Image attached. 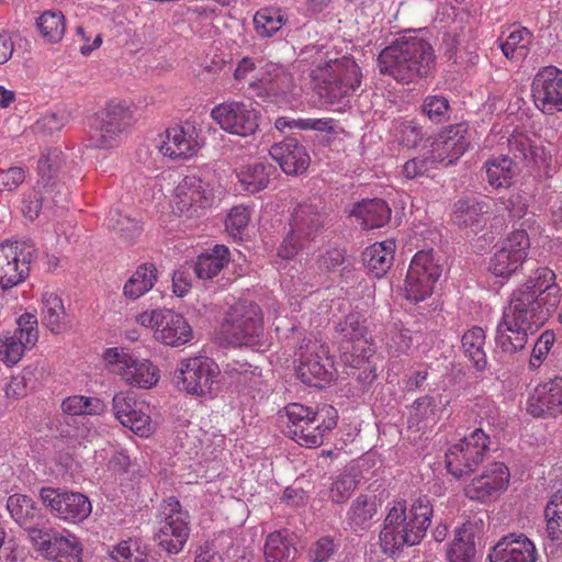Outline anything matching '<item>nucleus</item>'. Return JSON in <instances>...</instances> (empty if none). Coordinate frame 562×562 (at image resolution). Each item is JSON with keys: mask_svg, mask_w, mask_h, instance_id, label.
Listing matches in <instances>:
<instances>
[{"mask_svg": "<svg viewBox=\"0 0 562 562\" xmlns=\"http://www.w3.org/2000/svg\"><path fill=\"white\" fill-rule=\"evenodd\" d=\"M490 437L480 428L452 445L446 452V468L454 477L473 472L482 463Z\"/></svg>", "mask_w": 562, "mask_h": 562, "instance_id": "ddd939ff", "label": "nucleus"}, {"mask_svg": "<svg viewBox=\"0 0 562 562\" xmlns=\"http://www.w3.org/2000/svg\"><path fill=\"white\" fill-rule=\"evenodd\" d=\"M475 555V546L472 535L461 528L451 542L447 557L450 562H473Z\"/></svg>", "mask_w": 562, "mask_h": 562, "instance_id": "603ef678", "label": "nucleus"}, {"mask_svg": "<svg viewBox=\"0 0 562 562\" xmlns=\"http://www.w3.org/2000/svg\"><path fill=\"white\" fill-rule=\"evenodd\" d=\"M42 323L55 334L65 328V306L63 300L55 293L46 291L42 295L41 307Z\"/></svg>", "mask_w": 562, "mask_h": 562, "instance_id": "79ce46f5", "label": "nucleus"}, {"mask_svg": "<svg viewBox=\"0 0 562 562\" xmlns=\"http://www.w3.org/2000/svg\"><path fill=\"white\" fill-rule=\"evenodd\" d=\"M288 22L286 13L278 7H265L254 15V27L261 37H271Z\"/></svg>", "mask_w": 562, "mask_h": 562, "instance_id": "37998d69", "label": "nucleus"}, {"mask_svg": "<svg viewBox=\"0 0 562 562\" xmlns=\"http://www.w3.org/2000/svg\"><path fill=\"white\" fill-rule=\"evenodd\" d=\"M215 199L213 184L198 175L186 176L176 187L173 209L186 217L199 216Z\"/></svg>", "mask_w": 562, "mask_h": 562, "instance_id": "f3484780", "label": "nucleus"}, {"mask_svg": "<svg viewBox=\"0 0 562 562\" xmlns=\"http://www.w3.org/2000/svg\"><path fill=\"white\" fill-rule=\"evenodd\" d=\"M113 562H148L147 551L139 542L128 539L117 543L110 553Z\"/></svg>", "mask_w": 562, "mask_h": 562, "instance_id": "4d7b16f0", "label": "nucleus"}, {"mask_svg": "<svg viewBox=\"0 0 562 562\" xmlns=\"http://www.w3.org/2000/svg\"><path fill=\"white\" fill-rule=\"evenodd\" d=\"M441 274L439 265L435 262L432 251L416 252L409 263L404 282L406 300L418 303L432 294L434 285Z\"/></svg>", "mask_w": 562, "mask_h": 562, "instance_id": "4468645a", "label": "nucleus"}, {"mask_svg": "<svg viewBox=\"0 0 562 562\" xmlns=\"http://www.w3.org/2000/svg\"><path fill=\"white\" fill-rule=\"evenodd\" d=\"M40 496L52 515L67 524H80L86 520L92 512L90 499L79 492L43 487L40 492Z\"/></svg>", "mask_w": 562, "mask_h": 562, "instance_id": "dca6fc26", "label": "nucleus"}, {"mask_svg": "<svg viewBox=\"0 0 562 562\" xmlns=\"http://www.w3.org/2000/svg\"><path fill=\"white\" fill-rule=\"evenodd\" d=\"M435 60L432 46L415 32H407L380 52L378 67L381 74L409 83L427 77Z\"/></svg>", "mask_w": 562, "mask_h": 562, "instance_id": "7ed1b4c3", "label": "nucleus"}, {"mask_svg": "<svg viewBox=\"0 0 562 562\" xmlns=\"http://www.w3.org/2000/svg\"><path fill=\"white\" fill-rule=\"evenodd\" d=\"M498 248L526 261L530 238L525 229H515L498 243Z\"/></svg>", "mask_w": 562, "mask_h": 562, "instance_id": "13d9d810", "label": "nucleus"}, {"mask_svg": "<svg viewBox=\"0 0 562 562\" xmlns=\"http://www.w3.org/2000/svg\"><path fill=\"white\" fill-rule=\"evenodd\" d=\"M134 110L121 100H112L92 119L89 131V147L113 149L119 147L123 135L134 124Z\"/></svg>", "mask_w": 562, "mask_h": 562, "instance_id": "423d86ee", "label": "nucleus"}, {"mask_svg": "<svg viewBox=\"0 0 562 562\" xmlns=\"http://www.w3.org/2000/svg\"><path fill=\"white\" fill-rule=\"evenodd\" d=\"M222 335L234 347L254 346L263 334V314L254 302L239 301L226 312Z\"/></svg>", "mask_w": 562, "mask_h": 562, "instance_id": "0eeeda50", "label": "nucleus"}, {"mask_svg": "<svg viewBox=\"0 0 562 562\" xmlns=\"http://www.w3.org/2000/svg\"><path fill=\"white\" fill-rule=\"evenodd\" d=\"M135 323L153 331L156 341L168 347H181L193 339V329L186 317L172 310H146L135 316Z\"/></svg>", "mask_w": 562, "mask_h": 562, "instance_id": "6e6552de", "label": "nucleus"}, {"mask_svg": "<svg viewBox=\"0 0 562 562\" xmlns=\"http://www.w3.org/2000/svg\"><path fill=\"white\" fill-rule=\"evenodd\" d=\"M211 119L226 133L247 137L257 131L258 112L251 103L229 100L215 105Z\"/></svg>", "mask_w": 562, "mask_h": 562, "instance_id": "6ab92c4d", "label": "nucleus"}, {"mask_svg": "<svg viewBox=\"0 0 562 562\" xmlns=\"http://www.w3.org/2000/svg\"><path fill=\"white\" fill-rule=\"evenodd\" d=\"M548 537L553 540H562V491L555 492L544 508Z\"/></svg>", "mask_w": 562, "mask_h": 562, "instance_id": "864d4df0", "label": "nucleus"}, {"mask_svg": "<svg viewBox=\"0 0 562 562\" xmlns=\"http://www.w3.org/2000/svg\"><path fill=\"white\" fill-rule=\"evenodd\" d=\"M10 517L21 527L37 525L43 519L42 508L29 495L15 493L8 497Z\"/></svg>", "mask_w": 562, "mask_h": 562, "instance_id": "72a5a7b5", "label": "nucleus"}, {"mask_svg": "<svg viewBox=\"0 0 562 562\" xmlns=\"http://www.w3.org/2000/svg\"><path fill=\"white\" fill-rule=\"evenodd\" d=\"M229 262V250L224 245H216L211 251L201 254L195 262L194 271L200 279H212Z\"/></svg>", "mask_w": 562, "mask_h": 562, "instance_id": "a19ab883", "label": "nucleus"}, {"mask_svg": "<svg viewBox=\"0 0 562 562\" xmlns=\"http://www.w3.org/2000/svg\"><path fill=\"white\" fill-rule=\"evenodd\" d=\"M284 417L286 418L284 432L289 438L299 443L304 427L316 418L319 413V405L310 406L302 403H289L283 408Z\"/></svg>", "mask_w": 562, "mask_h": 562, "instance_id": "473e14b6", "label": "nucleus"}, {"mask_svg": "<svg viewBox=\"0 0 562 562\" xmlns=\"http://www.w3.org/2000/svg\"><path fill=\"white\" fill-rule=\"evenodd\" d=\"M554 340L555 335L551 330H546L540 335L530 356L529 366L531 369H537L541 366L542 361L552 348Z\"/></svg>", "mask_w": 562, "mask_h": 562, "instance_id": "338daca9", "label": "nucleus"}, {"mask_svg": "<svg viewBox=\"0 0 562 562\" xmlns=\"http://www.w3.org/2000/svg\"><path fill=\"white\" fill-rule=\"evenodd\" d=\"M432 516V505L427 496L417 497L409 506L405 501L393 502L383 522L379 540L383 553L393 557L404 547L422 541Z\"/></svg>", "mask_w": 562, "mask_h": 562, "instance_id": "f03ea898", "label": "nucleus"}, {"mask_svg": "<svg viewBox=\"0 0 562 562\" xmlns=\"http://www.w3.org/2000/svg\"><path fill=\"white\" fill-rule=\"evenodd\" d=\"M440 401L434 396H422L413 404L412 417L417 422H436Z\"/></svg>", "mask_w": 562, "mask_h": 562, "instance_id": "69168bd1", "label": "nucleus"}, {"mask_svg": "<svg viewBox=\"0 0 562 562\" xmlns=\"http://www.w3.org/2000/svg\"><path fill=\"white\" fill-rule=\"evenodd\" d=\"M537 558L535 543L522 533L503 537L488 554L490 562H536Z\"/></svg>", "mask_w": 562, "mask_h": 562, "instance_id": "bb28decb", "label": "nucleus"}, {"mask_svg": "<svg viewBox=\"0 0 562 562\" xmlns=\"http://www.w3.org/2000/svg\"><path fill=\"white\" fill-rule=\"evenodd\" d=\"M45 558L54 562H81L82 544L72 533L57 532Z\"/></svg>", "mask_w": 562, "mask_h": 562, "instance_id": "ea45409f", "label": "nucleus"}, {"mask_svg": "<svg viewBox=\"0 0 562 562\" xmlns=\"http://www.w3.org/2000/svg\"><path fill=\"white\" fill-rule=\"evenodd\" d=\"M437 166L431 154L425 153L422 156L413 157L403 165V176L407 179H415L427 176Z\"/></svg>", "mask_w": 562, "mask_h": 562, "instance_id": "680f3d73", "label": "nucleus"}, {"mask_svg": "<svg viewBox=\"0 0 562 562\" xmlns=\"http://www.w3.org/2000/svg\"><path fill=\"white\" fill-rule=\"evenodd\" d=\"M364 228L372 229L384 226L391 217V209L382 199L360 202L352 211Z\"/></svg>", "mask_w": 562, "mask_h": 562, "instance_id": "e433bc0d", "label": "nucleus"}, {"mask_svg": "<svg viewBox=\"0 0 562 562\" xmlns=\"http://www.w3.org/2000/svg\"><path fill=\"white\" fill-rule=\"evenodd\" d=\"M41 36L48 43H58L66 31L65 16L60 11L49 10L42 13L36 20Z\"/></svg>", "mask_w": 562, "mask_h": 562, "instance_id": "de8ad7c7", "label": "nucleus"}, {"mask_svg": "<svg viewBox=\"0 0 562 562\" xmlns=\"http://www.w3.org/2000/svg\"><path fill=\"white\" fill-rule=\"evenodd\" d=\"M61 409L67 415H101L105 411V404L98 397L72 395L61 403Z\"/></svg>", "mask_w": 562, "mask_h": 562, "instance_id": "8fccbe9b", "label": "nucleus"}, {"mask_svg": "<svg viewBox=\"0 0 562 562\" xmlns=\"http://www.w3.org/2000/svg\"><path fill=\"white\" fill-rule=\"evenodd\" d=\"M423 113L429 120L440 123L449 117V101L442 95H428L422 105Z\"/></svg>", "mask_w": 562, "mask_h": 562, "instance_id": "e2e57ef3", "label": "nucleus"}, {"mask_svg": "<svg viewBox=\"0 0 562 562\" xmlns=\"http://www.w3.org/2000/svg\"><path fill=\"white\" fill-rule=\"evenodd\" d=\"M336 544L334 539L325 536L316 540L308 550L311 562H326L335 553Z\"/></svg>", "mask_w": 562, "mask_h": 562, "instance_id": "774afa93", "label": "nucleus"}, {"mask_svg": "<svg viewBox=\"0 0 562 562\" xmlns=\"http://www.w3.org/2000/svg\"><path fill=\"white\" fill-rule=\"evenodd\" d=\"M221 371L209 357L195 356L183 358L175 371L178 390L190 395L204 397L212 394Z\"/></svg>", "mask_w": 562, "mask_h": 562, "instance_id": "9b49d317", "label": "nucleus"}, {"mask_svg": "<svg viewBox=\"0 0 562 562\" xmlns=\"http://www.w3.org/2000/svg\"><path fill=\"white\" fill-rule=\"evenodd\" d=\"M509 481L508 467L503 462H493L465 485L464 495L472 501L491 502L507 490Z\"/></svg>", "mask_w": 562, "mask_h": 562, "instance_id": "5701e85b", "label": "nucleus"}, {"mask_svg": "<svg viewBox=\"0 0 562 562\" xmlns=\"http://www.w3.org/2000/svg\"><path fill=\"white\" fill-rule=\"evenodd\" d=\"M284 533L285 531H274L267 537L266 562H289L294 559L296 549Z\"/></svg>", "mask_w": 562, "mask_h": 562, "instance_id": "49530a36", "label": "nucleus"}, {"mask_svg": "<svg viewBox=\"0 0 562 562\" xmlns=\"http://www.w3.org/2000/svg\"><path fill=\"white\" fill-rule=\"evenodd\" d=\"M378 514L375 495L360 494L351 503L347 512V522L355 531L369 529Z\"/></svg>", "mask_w": 562, "mask_h": 562, "instance_id": "c9c22d12", "label": "nucleus"}, {"mask_svg": "<svg viewBox=\"0 0 562 562\" xmlns=\"http://www.w3.org/2000/svg\"><path fill=\"white\" fill-rule=\"evenodd\" d=\"M37 339L36 317L31 314L21 315L16 329L0 338V360L8 367L16 364L24 352L35 346Z\"/></svg>", "mask_w": 562, "mask_h": 562, "instance_id": "4be33fe9", "label": "nucleus"}, {"mask_svg": "<svg viewBox=\"0 0 562 562\" xmlns=\"http://www.w3.org/2000/svg\"><path fill=\"white\" fill-rule=\"evenodd\" d=\"M513 156L526 167L540 168L547 159L546 149L524 132H514L508 138Z\"/></svg>", "mask_w": 562, "mask_h": 562, "instance_id": "7c9ffc66", "label": "nucleus"}, {"mask_svg": "<svg viewBox=\"0 0 562 562\" xmlns=\"http://www.w3.org/2000/svg\"><path fill=\"white\" fill-rule=\"evenodd\" d=\"M524 262V260L515 257V255L497 248L490 260L488 270L494 277L508 280Z\"/></svg>", "mask_w": 562, "mask_h": 562, "instance_id": "5fc2aeb1", "label": "nucleus"}, {"mask_svg": "<svg viewBox=\"0 0 562 562\" xmlns=\"http://www.w3.org/2000/svg\"><path fill=\"white\" fill-rule=\"evenodd\" d=\"M488 183L498 188H508L518 175L516 162L508 156L492 157L484 164Z\"/></svg>", "mask_w": 562, "mask_h": 562, "instance_id": "58836bf2", "label": "nucleus"}, {"mask_svg": "<svg viewBox=\"0 0 562 562\" xmlns=\"http://www.w3.org/2000/svg\"><path fill=\"white\" fill-rule=\"evenodd\" d=\"M274 167L263 162H251L236 169V177L243 190L255 194L265 190L269 182Z\"/></svg>", "mask_w": 562, "mask_h": 562, "instance_id": "f704fd0d", "label": "nucleus"}, {"mask_svg": "<svg viewBox=\"0 0 562 562\" xmlns=\"http://www.w3.org/2000/svg\"><path fill=\"white\" fill-rule=\"evenodd\" d=\"M48 195L53 204H58L61 202L63 199L60 198L61 195H65V193L63 192L61 194H57L56 191L49 190L47 183L41 184V182H37L33 190L23 200V215L31 221L35 220L44 204H48Z\"/></svg>", "mask_w": 562, "mask_h": 562, "instance_id": "c03bdc74", "label": "nucleus"}, {"mask_svg": "<svg viewBox=\"0 0 562 562\" xmlns=\"http://www.w3.org/2000/svg\"><path fill=\"white\" fill-rule=\"evenodd\" d=\"M251 218V210L246 205H236L227 214L225 226L227 232L237 236L246 229Z\"/></svg>", "mask_w": 562, "mask_h": 562, "instance_id": "0e129e2a", "label": "nucleus"}, {"mask_svg": "<svg viewBox=\"0 0 562 562\" xmlns=\"http://www.w3.org/2000/svg\"><path fill=\"white\" fill-rule=\"evenodd\" d=\"M294 87L293 76L283 66L268 61L261 66L260 80L255 94L261 98L284 95Z\"/></svg>", "mask_w": 562, "mask_h": 562, "instance_id": "c85d7f7f", "label": "nucleus"}, {"mask_svg": "<svg viewBox=\"0 0 562 562\" xmlns=\"http://www.w3.org/2000/svg\"><path fill=\"white\" fill-rule=\"evenodd\" d=\"M35 258L34 246L26 241L0 244V290H8L23 282Z\"/></svg>", "mask_w": 562, "mask_h": 562, "instance_id": "2eb2a0df", "label": "nucleus"}, {"mask_svg": "<svg viewBox=\"0 0 562 562\" xmlns=\"http://www.w3.org/2000/svg\"><path fill=\"white\" fill-rule=\"evenodd\" d=\"M337 409L331 405L321 404L319 413L316 418L312 419V422L304 427V432L297 445L310 449L321 447L326 437L337 426Z\"/></svg>", "mask_w": 562, "mask_h": 562, "instance_id": "c756f323", "label": "nucleus"}, {"mask_svg": "<svg viewBox=\"0 0 562 562\" xmlns=\"http://www.w3.org/2000/svg\"><path fill=\"white\" fill-rule=\"evenodd\" d=\"M562 297L554 271L539 267L515 289L504 307L496 328V345L504 352L525 348L528 336L535 334L557 311Z\"/></svg>", "mask_w": 562, "mask_h": 562, "instance_id": "f257e3e1", "label": "nucleus"}, {"mask_svg": "<svg viewBox=\"0 0 562 562\" xmlns=\"http://www.w3.org/2000/svg\"><path fill=\"white\" fill-rule=\"evenodd\" d=\"M395 240L385 239L367 247L362 260L367 269L375 277H383L392 267L395 252Z\"/></svg>", "mask_w": 562, "mask_h": 562, "instance_id": "2f4dec72", "label": "nucleus"}, {"mask_svg": "<svg viewBox=\"0 0 562 562\" xmlns=\"http://www.w3.org/2000/svg\"><path fill=\"white\" fill-rule=\"evenodd\" d=\"M527 412L536 418H557L562 415V376L539 383L527 400Z\"/></svg>", "mask_w": 562, "mask_h": 562, "instance_id": "a878e982", "label": "nucleus"}, {"mask_svg": "<svg viewBox=\"0 0 562 562\" xmlns=\"http://www.w3.org/2000/svg\"><path fill=\"white\" fill-rule=\"evenodd\" d=\"M262 59H255L252 57H243L234 70V79L243 85H247L248 89L254 93L260 80Z\"/></svg>", "mask_w": 562, "mask_h": 562, "instance_id": "6e6d98bb", "label": "nucleus"}, {"mask_svg": "<svg viewBox=\"0 0 562 562\" xmlns=\"http://www.w3.org/2000/svg\"><path fill=\"white\" fill-rule=\"evenodd\" d=\"M324 216L318 207L312 203L299 204L290 223V232L278 249L282 259H293L300 250L306 248L323 227Z\"/></svg>", "mask_w": 562, "mask_h": 562, "instance_id": "1a4fd4ad", "label": "nucleus"}, {"mask_svg": "<svg viewBox=\"0 0 562 562\" xmlns=\"http://www.w3.org/2000/svg\"><path fill=\"white\" fill-rule=\"evenodd\" d=\"M269 153L286 175L303 173L311 162L305 147L295 138H284L282 142L274 144Z\"/></svg>", "mask_w": 562, "mask_h": 562, "instance_id": "cd10ccee", "label": "nucleus"}, {"mask_svg": "<svg viewBox=\"0 0 562 562\" xmlns=\"http://www.w3.org/2000/svg\"><path fill=\"white\" fill-rule=\"evenodd\" d=\"M468 125L459 123L441 131L431 142L428 154H431L437 164L450 166L454 164L469 148Z\"/></svg>", "mask_w": 562, "mask_h": 562, "instance_id": "393cba45", "label": "nucleus"}, {"mask_svg": "<svg viewBox=\"0 0 562 562\" xmlns=\"http://www.w3.org/2000/svg\"><path fill=\"white\" fill-rule=\"evenodd\" d=\"M358 481L351 473L339 474L331 483L329 498L337 504L345 503L356 490Z\"/></svg>", "mask_w": 562, "mask_h": 562, "instance_id": "052dcab7", "label": "nucleus"}, {"mask_svg": "<svg viewBox=\"0 0 562 562\" xmlns=\"http://www.w3.org/2000/svg\"><path fill=\"white\" fill-rule=\"evenodd\" d=\"M364 318L357 312L349 313L336 326L339 334L340 359L361 383H371L376 378L375 350L368 337Z\"/></svg>", "mask_w": 562, "mask_h": 562, "instance_id": "20e7f679", "label": "nucleus"}, {"mask_svg": "<svg viewBox=\"0 0 562 562\" xmlns=\"http://www.w3.org/2000/svg\"><path fill=\"white\" fill-rule=\"evenodd\" d=\"M103 360L125 384L138 389H151L160 378L159 370L149 360L138 359L123 348H108Z\"/></svg>", "mask_w": 562, "mask_h": 562, "instance_id": "9d476101", "label": "nucleus"}, {"mask_svg": "<svg viewBox=\"0 0 562 562\" xmlns=\"http://www.w3.org/2000/svg\"><path fill=\"white\" fill-rule=\"evenodd\" d=\"M159 137V153L171 160L190 159L200 147L196 128L189 123L168 127Z\"/></svg>", "mask_w": 562, "mask_h": 562, "instance_id": "b1692460", "label": "nucleus"}, {"mask_svg": "<svg viewBox=\"0 0 562 562\" xmlns=\"http://www.w3.org/2000/svg\"><path fill=\"white\" fill-rule=\"evenodd\" d=\"M106 225L110 229L115 231L128 240L136 237L142 231V226L137 220L123 215L117 210L110 211L106 216Z\"/></svg>", "mask_w": 562, "mask_h": 562, "instance_id": "bf43d9fd", "label": "nucleus"}, {"mask_svg": "<svg viewBox=\"0 0 562 562\" xmlns=\"http://www.w3.org/2000/svg\"><path fill=\"white\" fill-rule=\"evenodd\" d=\"M112 411L124 427L139 437L148 438L155 431L149 405L130 392H119L113 396Z\"/></svg>", "mask_w": 562, "mask_h": 562, "instance_id": "aec40b11", "label": "nucleus"}, {"mask_svg": "<svg viewBox=\"0 0 562 562\" xmlns=\"http://www.w3.org/2000/svg\"><path fill=\"white\" fill-rule=\"evenodd\" d=\"M487 205L474 199H461L454 203V222L463 226H473L481 222L482 216L487 213Z\"/></svg>", "mask_w": 562, "mask_h": 562, "instance_id": "3c124183", "label": "nucleus"}, {"mask_svg": "<svg viewBox=\"0 0 562 562\" xmlns=\"http://www.w3.org/2000/svg\"><path fill=\"white\" fill-rule=\"evenodd\" d=\"M532 38V33L526 27H518L509 33L505 42L501 43L499 47L506 58L518 60L526 57Z\"/></svg>", "mask_w": 562, "mask_h": 562, "instance_id": "09e8293b", "label": "nucleus"}, {"mask_svg": "<svg viewBox=\"0 0 562 562\" xmlns=\"http://www.w3.org/2000/svg\"><path fill=\"white\" fill-rule=\"evenodd\" d=\"M190 536V515L176 497H168L161 505V519L155 539L169 554L182 551Z\"/></svg>", "mask_w": 562, "mask_h": 562, "instance_id": "f8f14e48", "label": "nucleus"}, {"mask_svg": "<svg viewBox=\"0 0 562 562\" xmlns=\"http://www.w3.org/2000/svg\"><path fill=\"white\" fill-rule=\"evenodd\" d=\"M464 353L474 363L477 370H483L486 366L485 331L479 326H473L467 330L461 339Z\"/></svg>", "mask_w": 562, "mask_h": 562, "instance_id": "a18cd8bd", "label": "nucleus"}, {"mask_svg": "<svg viewBox=\"0 0 562 562\" xmlns=\"http://www.w3.org/2000/svg\"><path fill=\"white\" fill-rule=\"evenodd\" d=\"M157 281V269L153 263H143L126 280L123 286V295L136 301L149 292Z\"/></svg>", "mask_w": 562, "mask_h": 562, "instance_id": "4c0bfd02", "label": "nucleus"}, {"mask_svg": "<svg viewBox=\"0 0 562 562\" xmlns=\"http://www.w3.org/2000/svg\"><path fill=\"white\" fill-rule=\"evenodd\" d=\"M310 76L319 95L329 103L353 95L362 79L360 67L352 57L331 58L322 49L316 50Z\"/></svg>", "mask_w": 562, "mask_h": 562, "instance_id": "39448f33", "label": "nucleus"}, {"mask_svg": "<svg viewBox=\"0 0 562 562\" xmlns=\"http://www.w3.org/2000/svg\"><path fill=\"white\" fill-rule=\"evenodd\" d=\"M533 103L542 113L562 112V70L555 66L541 68L531 83Z\"/></svg>", "mask_w": 562, "mask_h": 562, "instance_id": "412c9836", "label": "nucleus"}, {"mask_svg": "<svg viewBox=\"0 0 562 562\" xmlns=\"http://www.w3.org/2000/svg\"><path fill=\"white\" fill-rule=\"evenodd\" d=\"M297 376L306 385L322 386L335 374L334 360L329 348L318 340H308L300 348Z\"/></svg>", "mask_w": 562, "mask_h": 562, "instance_id": "a211bd4d", "label": "nucleus"}]
</instances>
